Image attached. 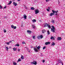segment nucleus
<instances>
[{
  "instance_id": "f257e3e1",
  "label": "nucleus",
  "mask_w": 65,
  "mask_h": 65,
  "mask_svg": "<svg viewBox=\"0 0 65 65\" xmlns=\"http://www.w3.org/2000/svg\"><path fill=\"white\" fill-rule=\"evenodd\" d=\"M52 28H51V31L52 32H55V27L54 26H52Z\"/></svg>"
},
{
  "instance_id": "f03ea898",
  "label": "nucleus",
  "mask_w": 65,
  "mask_h": 65,
  "mask_svg": "<svg viewBox=\"0 0 65 65\" xmlns=\"http://www.w3.org/2000/svg\"><path fill=\"white\" fill-rule=\"evenodd\" d=\"M31 64H34V65H36L37 62L36 61H33V62H31Z\"/></svg>"
},
{
  "instance_id": "7ed1b4c3",
  "label": "nucleus",
  "mask_w": 65,
  "mask_h": 65,
  "mask_svg": "<svg viewBox=\"0 0 65 65\" xmlns=\"http://www.w3.org/2000/svg\"><path fill=\"white\" fill-rule=\"evenodd\" d=\"M50 42H47L45 43V45H48V44H50Z\"/></svg>"
},
{
  "instance_id": "20e7f679",
  "label": "nucleus",
  "mask_w": 65,
  "mask_h": 65,
  "mask_svg": "<svg viewBox=\"0 0 65 65\" xmlns=\"http://www.w3.org/2000/svg\"><path fill=\"white\" fill-rule=\"evenodd\" d=\"M34 50L36 52H38V50L36 49V47H34Z\"/></svg>"
},
{
  "instance_id": "39448f33",
  "label": "nucleus",
  "mask_w": 65,
  "mask_h": 65,
  "mask_svg": "<svg viewBox=\"0 0 65 65\" xmlns=\"http://www.w3.org/2000/svg\"><path fill=\"white\" fill-rule=\"evenodd\" d=\"M35 14H37L39 13V11L38 10H37L35 11Z\"/></svg>"
},
{
  "instance_id": "423d86ee",
  "label": "nucleus",
  "mask_w": 65,
  "mask_h": 65,
  "mask_svg": "<svg viewBox=\"0 0 65 65\" xmlns=\"http://www.w3.org/2000/svg\"><path fill=\"white\" fill-rule=\"evenodd\" d=\"M13 5H14L15 6H17V5H18V4L17 3L14 2H13Z\"/></svg>"
},
{
  "instance_id": "0eeeda50",
  "label": "nucleus",
  "mask_w": 65,
  "mask_h": 65,
  "mask_svg": "<svg viewBox=\"0 0 65 65\" xmlns=\"http://www.w3.org/2000/svg\"><path fill=\"white\" fill-rule=\"evenodd\" d=\"M52 11L53 13H54V14H55V13H57V12H58V11H54V10H52Z\"/></svg>"
},
{
  "instance_id": "6e6552de",
  "label": "nucleus",
  "mask_w": 65,
  "mask_h": 65,
  "mask_svg": "<svg viewBox=\"0 0 65 65\" xmlns=\"http://www.w3.org/2000/svg\"><path fill=\"white\" fill-rule=\"evenodd\" d=\"M46 32V30L44 29H43L42 30V33H44L45 32Z\"/></svg>"
},
{
  "instance_id": "1a4fd4ad",
  "label": "nucleus",
  "mask_w": 65,
  "mask_h": 65,
  "mask_svg": "<svg viewBox=\"0 0 65 65\" xmlns=\"http://www.w3.org/2000/svg\"><path fill=\"white\" fill-rule=\"evenodd\" d=\"M27 32L28 33H29V34H31V32H31V31L30 30H27Z\"/></svg>"
},
{
  "instance_id": "9d476101",
  "label": "nucleus",
  "mask_w": 65,
  "mask_h": 65,
  "mask_svg": "<svg viewBox=\"0 0 65 65\" xmlns=\"http://www.w3.org/2000/svg\"><path fill=\"white\" fill-rule=\"evenodd\" d=\"M33 23H35L36 22V20L35 19H34L32 20Z\"/></svg>"
},
{
  "instance_id": "9b49d317",
  "label": "nucleus",
  "mask_w": 65,
  "mask_h": 65,
  "mask_svg": "<svg viewBox=\"0 0 65 65\" xmlns=\"http://www.w3.org/2000/svg\"><path fill=\"white\" fill-rule=\"evenodd\" d=\"M13 64L14 65H17V62L14 61L13 62Z\"/></svg>"
},
{
  "instance_id": "f8f14e48",
  "label": "nucleus",
  "mask_w": 65,
  "mask_h": 65,
  "mask_svg": "<svg viewBox=\"0 0 65 65\" xmlns=\"http://www.w3.org/2000/svg\"><path fill=\"white\" fill-rule=\"evenodd\" d=\"M12 3V1H11L10 2H9V3L8 4V5H10V4H11V3Z\"/></svg>"
},
{
  "instance_id": "ddd939ff",
  "label": "nucleus",
  "mask_w": 65,
  "mask_h": 65,
  "mask_svg": "<svg viewBox=\"0 0 65 65\" xmlns=\"http://www.w3.org/2000/svg\"><path fill=\"white\" fill-rule=\"evenodd\" d=\"M53 15H54V13H52L50 14V16H52Z\"/></svg>"
},
{
  "instance_id": "4468645a",
  "label": "nucleus",
  "mask_w": 65,
  "mask_h": 65,
  "mask_svg": "<svg viewBox=\"0 0 65 65\" xmlns=\"http://www.w3.org/2000/svg\"><path fill=\"white\" fill-rule=\"evenodd\" d=\"M20 61H21V58H19L17 61V62L18 63L19 62H20Z\"/></svg>"
},
{
  "instance_id": "2eb2a0df",
  "label": "nucleus",
  "mask_w": 65,
  "mask_h": 65,
  "mask_svg": "<svg viewBox=\"0 0 65 65\" xmlns=\"http://www.w3.org/2000/svg\"><path fill=\"white\" fill-rule=\"evenodd\" d=\"M24 19H27V16L26 15H24Z\"/></svg>"
},
{
  "instance_id": "dca6fc26",
  "label": "nucleus",
  "mask_w": 65,
  "mask_h": 65,
  "mask_svg": "<svg viewBox=\"0 0 65 65\" xmlns=\"http://www.w3.org/2000/svg\"><path fill=\"white\" fill-rule=\"evenodd\" d=\"M48 25V24H47V23L46 24H45L44 27H47Z\"/></svg>"
},
{
  "instance_id": "f3484780",
  "label": "nucleus",
  "mask_w": 65,
  "mask_h": 65,
  "mask_svg": "<svg viewBox=\"0 0 65 65\" xmlns=\"http://www.w3.org/2000/svg\"><path fill=\"white\" fill-rule=\"evenodd\" d=\"M58 62L59 63H62V61H61V60H59L58 61Z\"/></svg>"
},
{
  "instance_id": "a211bd4d",
  "label": "nucleus",
  "mask_w": 65,
  "mask_h": 65,
  "mask_svg": "<svg viewBox=\"0 0 65 65\" xmlns=\"http://www.w3.org/2000/svg\"><path fill=\"white\" fill-rule=\"evenodd\" d=\"M34 9H35V8L33 7H31L30 8V9L31 10H34Z\"/></svg>"
},
{
  "instance_id": "6ab92c4d",
  "label": "nucleus",
  "mask_w": 65,
  "mask_h": 65,
  "mask_svg": "<svg viewBox=\"0 0 65 65\" xmlns=\"http://www.w3.org/2000/svg\"><path fill=\"white\" fill-rule=\"evenodd\" d=\"M21 58V59H24V56L23 55H22Z\"/></svg>"
},
{
  "instance_id": "aec40b11",
  "label": "nucleus",
  "mask_w": 65,
  "mask_h": 65,
  "mask_svg": "<svg viewBox=\"0 0 65 65\" xmlns=\"http://www.w3.org/2000/svg\"><path fill=\"white\" fill-rule=\"evenodd\" d=\"M58 38V40H61V37H58V38Z\"/></svg>"
},
{
  "instance_id": "412c9836",
  "label": "nucleus",
  "mask_w": 65,
  "mask_h": 65,
  "mask_svg": "<svg viewBox=\"0 0 65 65\" xmlns=\"http://www.w3.org/2000/svg\"><path fill=\"white\" fill-rule=\"evenodd\" d=\"M13 50L14 51H15L17 50V48H13Z\"/></svg>"
},
{
  "instance_id": "4be33fe9",
  "label": "nucleus",
  "mask_w": 65,
  "mask_h": 65,
  "mask_svg": "<svg viewBox=\"0 0 65 65\" xmlns=\"http://www.w3.org/2000/svg\"><path fill=\"white\" fill-rule=\"evenodd\" d=\"M40 46H39L37 47L38 50H39L40 48Z\"/></svg>"
},
{
  "instance_id": "5701e85b",
  "label": "nucleus",
  "mask_w": 65,
  "mask_h": 65,
  "mask_svg": "<svg viewBox=\"0 0 65 65\" xmlns=\"http://www.w3.org/2000/svg\"><path fill=\"white\" fill-rule=\"evenodd\" d=\"M32 26L33 28H35V26L34 25H32Z\"/></svg>"
},
{
  "instance_id": "b1692460",
  "label": "nucleus",
  "mask_w": 65,
  "mask_h": 65,
  "mask_svg": "<svg viewBox=\"0 0 65 65\" xmlns=\"http://www.w3.org/2000/svg\"><path fill=\"white\" fill-rule=\"evenodd\" d=\"M47 33H48V35L50 34V31H49V30H48L47 31Z\"/></svg>"
},
{
  "instance_id": "393cba45",
  "label": "nucleus",
  "mask_w": 65,
  "mask_h": 65,
  "mask_svg": "<svg viewBox=\"0 0 65 65\" xmlns=\"http://www.w3.org/2000/svg\"><path fill=\"white\" fill-rule=\"evenodd\" d=\"M55 45V44L54 42H53V43H52V45Z\"/></svg>"
},
{
  "instance_id": "a878e982",
  "label": "nucleus",
  "mask_w": 65,
  "mask_h": 65,
  "mask_svg": "<svg viewBox=\"0 0 65 65\" xmlns=\"http://www.w3.org/2000/svg\"><path fill=\"white\" fill-rule=\"evenodd\" d=\"M51 39L54 40V37H53L52 36L51 38Z\"/></svg>"
},
{
  "instance_id": "bb28decb",
  "label": "nucleus",
  "mask_w": 65,
  "mask_h": 65,
  "mask_svg": "<svg viewBox=\"0 0 65 65\" xmlns=\"http://www.w3.org/2000/svg\"><path fill=\"white\" fill-rule=\"evenodd\" d=\"M11 27L12 28H13L14 26V25H12L11 26Z\"/></svg>"
},
{
  "instance_id": "cd10ccee",
  "label": "nucleus",
  "mask_w": 65,
  "mask_h": 65,
  "mask_svg": "<svg viewBox=\"0 0 65 65\" xmlns=\"http://www.w3.org/2000/svg\"><path fill=\"white\" fill-rule=\"evenodd\" d=\"M52 22L53 23H55V21L54 20H52Z\"/></svg>"
},
{
  "instance_id": "c85d7f7f",
  "label": "nucleus",
  "mask_w": 65,
  "mask_h": 65,
  "mask_svg": "<svg viewBox=\"0 0 65 65\" xmlns=\"http://www.w3.org/2000/svg\"><path fill=\"white\" fill-rule=\"evenodd\" d=\"M6 48L7 51H8V47H6Z\"/></svg>"
},
{
  "instance_id": "c756f323",
  "label": "nucleus",
  "mask_w": 65,
  "mask_h": 65,
  "mask_svg": "<svg viewBox=\"0 0 65 65\" xmlns=\"http://www.w3.org/2000/svg\"><path fill=\"white\" fill-rule=\"evenodd\" d=\"M0 9H2V7L1 5H0Z\"/></svg>"
},
{
  "instance_id": "7c9ffc66",
  "label": "nucleus",
  "mask_w": 65,
  "mask_h": 65,
  "mask_svg": "<svg viewBox=\"0 0 65 65\" xmlns=\"http://www.w3.org/2000/svg\"><path fill=\"white\" fill-rule=\"evenodd\" d=\"M6 44H7V45H9V42H6Z\"/></svg>"
},
{
  "instance_id": "2f4dec72",
  "label": "nucleus",
  "mask_w": 65,
  "mask_h": 65,
  "mask_svg": "<svg viewBox=\"0 0 65 65\" xmlns=\"http://www.w3.org/2000/svg\"><path fill=\"white\" fill-rule=\"evenodd\" d=\"M33 39H35V36H32Z\"/></svg>"
},
{
  "instance_id": "473e14b6",
  "label": "nucleus",
  "mask_w": 65,
  "mask_h": 65,
  "mask_svg": "<svg viewBox=\"0 0 65 65\" xmlns=\"http://www.w3.org/2000/svg\"><path fill=\"white\" fill-rule=\"evenodd\" d=\"M13 28V29H15L17 28V27L16 26H14V27Z\"/></svg>"
},
{
  "instance_id": "72a5a7b5",
  "label": "nucleus",
  "mask_w": 65,
  "mask_h": 65,
  "mask_svg": "<svg viewBox=\"0 0 65 65\" xmlns=\"http://www.w3.org/2000/svg\"><path fill=\"white\" fill-rule=\"evenodd\" d=\"M48 27L49 28H51V27L50 25H48Z\"/></svg>"
},
{
  "instance_id": "f704fd0d",
  "label": "nucleus",
  "mask_w": 65,
  "mask_h": 65,
  "mask_svg": "<svg viewBox=\"0 0 65 65\" xmlns=\"http://www.w3.org/2000/svg\"><path fill=\"white\" fill-rule=\"evenodd\" d=\"M42 38H43V36H42V35H41L40 38H41V39H42Z\"/></svg>"
},
{
  "instance_id": "c9c22d12",
  "label": "nucleus",
  "mask_w": 65,
  "mask_h": 65,
  "mask_svg": "<svg viewBox=\"0 0 65 65\" xmlns=\"http://www.w3.org/2000/svg\"><path fill=\"white\" fill-rule=\"evenodd\" d=\"M45 48H46V47L45 46H44L43 47V50H44L45 49Z\"/></svg>"
},
{
  "instance_id": "e433bc0d",
  "label": "nucleus",
  "mask_w": 65,
  "mask_h": 65,
  "mask_svg": "<svg viewBox=\"0 0 65 65\" xmlns=\"http://www.w3.org/2000/svg\"><path fill=\"white\" fill-rule=\"evenodd\" d=\"M16 45L17 46H20V45H19V44H16Z\"/></svg>"
},
{
  "instance_id": "4c0bfd02",
  "label": "nucleus",
  "mask_w": 65,
  "mask_h": 65,
  "mask_svg": "<svg viewBox=\"0 0 65 65\" xmlns=\"http://www.w3.org/2000/svg\"><path fill=\"white\" fill-rule=\"evenodd\" d=\"M25 7L26 8V9H29V8L26 6H25Z\"/></svg>"
},
{
  "instance_id": "58836bf2",
  "label": "nucleus",
  "mask_w": 65,
  "mask_h": 65,
  "mask_svg": "<svg viewBox=\"0 0 65 65\" xmlns=\"http://www.w3.org/2000/svg\"><path fill=\"white\" fill-rule=\"evenodd\" d=\"M4 33H5V32H6V30H4Z\"/></svg>"
},
{
  "instance_id": "ea45409f",
  "label": "nucleus",
  "mask_w": 65,
  "mask_h": 65,
  "mask_svg": "<svg viewBox=\"0 0 65 65\" xmlns=\"http://www.w3.org/2000/svg\"><path fill=\"white\" fill-rule=\"evenodd\" d=\"M22 44H25V42H22Z\"/></svg>"
},
{
  "instance_id": "a19ab883",
  "label": "nucleus",
  "mask_w": 65,
  "mask_h": 65,
  "mask_svg": "<svg viewBox=\"0 0 65 65\" xmlns=\"http://www.w3.org/2000/svg\"><path fill=\"white\" fill-rule=\"evenodd\" d=\"M37 38L38 39H39L40 38V36H38V37H37Z\"/></svg>"
},
{
  "instance_id": "79ce46f5",
  "label": "nucleus",
  "mask_w": 65,
  "mask_h": 65,
  "mask_svg": "<svg viewBox=\"0 0 65 65\" xmlns=\"http://www.w3.org/2000/svg\"><path fill=\"white\" fill-rule=\"evenodd\" d=\"M18 52H20V50H21L19 49V48H18Z\"/></svg>"
},
{
  "instance_id": "37998d69",
  "label": "nucleus",
  "mask_w": 65,
  "mask_h": 65,
  "mask_svg": "<svg viewBox=\"0 0 65 65\" xmlns=\"http://www.w3.org/2000/svg\"><path fill=\"white\" fill-rule=\"evenodd\" d=\"M49 1V0H46V2H48V1Z\"/></svg>"
},
{
  "instance_id": "c03bdc74",
  "label": "nucleus",
  "mask_w": 65,
  "mask_h": 65,
  "mask_svg": "<svg viewBox=\"0 0 65 65\" xmlns=\"http://www.w3.org/2000/svg\"><path fill=\"white\" fill-rule=\"evenodd\" d=\"M6 8V6H5V7L4 8L5 9Z\"/></svg>"
},
{
  "instance_id": "a18cd8bd",
  "label": "nucleus",
  "mask_w": 65,
  "mask_h": 65,
  "mask_svg": "<svg viewBox=\"0 0 65 65\" xmlns=\"http://www.w3.org/2000/svg\"><path fill=\"white\" fill-rule=\"evenodd\" d=\"M47 10L48 11H50V10L48 9H47Z\"/></svg>"
},
{
  "instance_id": "49530a36",
  "label": "nucleus",
  "mask_w": 65,
  "mask_h": 65,
  "mask_svg": "<svg viewBox=\"0 0 65 65\" xmlns=\"http://www.w3.org/2000/svg\"><path fill=\"white\" fill-rule=\"evenodd\" d=\"M11 41H9V43H10L11 42Z\"/></svg>"
},
{
  "instance_id": "de8ad7c7",
  "label": "nucleus",
  "mask_w": 65,
  "mask_h": 65,
  "mask_svg": "<svg viewBox=\"0 0 65 65\" xmlns=\"http://www.w3.org/2000/svg\"><path fill=\"white\" fill-rule=\"evenodd\" d=\"M45 62V60H43V63H44Z\"/></svg>"
},
{
  "instance_id": "09e8293b",
  "label": "nucleus",
  "mask_w": 65,
  "mask_h": 65,
  "mask_svg": "<svg viewBox=\"0 0 65 65\" xmlns=\"http://www.w3.org/2000/svg\"><path fill=\"white\" fill-rule=\"evenodd\" d=\"M4 18H5V19H7V17H4Z\"/></svg>"
},
{
  "instance_id": "8fccbe9b",
  "label": "nucleus",
  "mask_w": 65,
  "mask_h": 65,
  "mask_svg": "<svg viewBox=\"0 0 65 65\" xmlns=\"http://www.w3.org/2000/svg\"><path fill=\"white\" fill-rule=\"evenodd\" d=\"M31 48H33V46H31Z\"/></svg>"
},
{
  "instance_id": "3c124183",
  "label": "nucleus",
  "mask_w": 65,
  "mask_h": 65,
  "mask_svg": "<svg viewBox=\"0 0 65 65\" xmlns=\"http://www.w3.org/2000/svg\"><path fill=\"white\" fill-rule=\"evenodd\" d=\"M48 9H50V7H48Z\"/></svg>"
},
{
  "instance_id": "603ef678",
  "label": "nucleus",
  "mask_w": 65,
  "mask_h": 65,
  "mask_svg": "<svg viewBox=\"0 0 65 65\" xmlns=\"http://www.w3.org/2000/svg\"><path fill=\"white\" fill-rule=\"evenodd\" d=\"M58 64H59L58 63H56V65H58Z\"/></svg>"
},
{
  "instance_id": "864d4df0",
  "label": "nucleus",
  "mask_w": 65,
  "mask_h": 65,
  "mask_svg": "<svg viewBox=\"0 0 65 65\" xmlns=\"http://www.w3.org/2000/svg\"><path fill=\"white\" fill-rule=\"evenodd\" d=\"M57 13L55 14V15H57Z\"/></svg>"
},
{
  "instance_id": "5fc2aeb1",
  "label": "nucleus",
  "mask_w": 65,
  "mask_h": 65,
  "mask_svg": "<svg viewBox=\"0 0 65 65\" xmlns=\"http://www.w3.org/2000/svg\"><path fill=\"white\" fill-rule=\"evenodd\" d=\"M28 52H29V53H30V51H28Z\"/></svg>"
},
{
  "instance_id": "6e6d98bb",
  "label": "nucleus",
  "mask_w": 65,
  "mask_h": 65,
  "mask_svg": "<svg viewBox=\"0 0 65 65\" xmlns=\"http://www.w3.org/2000/svg\"><path fill=\"white\" fill-rule=\"evenodd\" d=\"M12 41H14V40H12Z\"/></svg>"
},
{
  "instance_id": "4d7b16f0",
  "label": "nucleus",
  "mask_w": 65,
  "mask_h": 65,
  "mask_svg": "<svg viewBox=\"0 0 65 65\" xmlns=\"http://www.w3.org/2000/svg\"><path fill=\"white\" fill-rule=\"evenodd\" d=\"M62 65H63V63H62Z\"/></svg>"
},
{
  "instance_id": "13d9d810",
  "label": "nucleus",
  "mask_w": 65,
  "mask_h": 65,
  "mask_svg": "<svg viewBox=\"0 0 65 65\" xmlns=\"http://www.w3.org/2000/svg\"><path fill=\"white\" fill-rule=\"evenodd\" d=\"M0 23H1V21H0Z\"/></svg>"
},
{
  "instance_id": "bf43d9fd",
  "label": "nucleus",
  "mask_w": 65,
  "mask_h": 65,
  "mask_svg": "<svg viewBox=\"0 0 65 65\" xmlns=\"http://www.w3.org/2000/svg\"><path fill=\"white\" fill-rule=\"evenodd\" d=\"M48 65H50V64H49Z\"/></svg>"
},
{
  "instance_id": "052dcab7",
  "label": "nucleus",
  "mask_w": 65,
  "mask_h": 65,
  "mask_svg": "<svg viewBox=\"0 0 65 65\" xmlns=\"http://www.w3.org/2000/svg\"><path fill=\"white\" fill-rule=\"evenodd\" d=\"M59 3H60V2H59Z\"/></svg>"
}]
</instances>
